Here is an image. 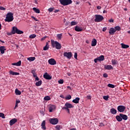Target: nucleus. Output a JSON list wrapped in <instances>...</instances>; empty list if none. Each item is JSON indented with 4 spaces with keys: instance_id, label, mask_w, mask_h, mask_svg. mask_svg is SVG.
Wrapping results in <instances>:
<instances>
[{
    "instance_id": "a18cd8bd",
    "label": "nucleus",
    "mask_w": 130,
    "mask_h": 130,
    "mask_svg": "<svg viewBox=\"0 0 130 130\" xmlns=\"http://www.w3.org/2000/svg\"><path fill=\"white\" fill-rule=\"evenodd\" d=\"M58 83L59 84H63V80L60 79V80H59V81H58Z\"/></svg>"
},
{
    "instance_id": "603ef678",
    "label": "nucleus",
    "mask_w": 130,
    "mask_h": 130,
    "mask_svg": "<svg viewBox=\"0 0 130 130\" xmlns=\"http://www.w3.org/2000/svg\"><path fill=\"white\" fill-rule=\"evenodd\" d=\"M62 109L66 110L68 113L70 114V109Z\"/></svg>"
},
{
    "instance_id": "4c0bfd02",
    "label": "nucleus",
    "mask_w": 130,
    "mask_h": 130,
    "mask_svg": "<svg viewBox=\"0 0 130 130\" xmlns=\"http://www.w3.org/2000/svg\"><path fill=\"white\" fill-rule=\"evenodd\" d=\"M29 37L30 39H33L34 38H35V37H36V35L35 34L31 35L30 36H29Z\"/></svg>"
},
{
    "instance_id": "c9c22d12",
    "label": "nucleus",
    "mask_w": 130,
    "mask_h": 130,
    "mask_svg": "<svg viewBox=\"0 0 130 130\" xmlns=\"http://www.w3.org/2000/svg\"><path fill=\"white\" fill-rule=\"evenodd\" d=\"M51 98L49 96H46L44 97V100L46 101H49L50 100Z\"/></svg>"
},
{
    "instance_id": "864d4df0",
    "label": "nucleus",
    "mask_w": 130,
    "mask_h": 130,
    "mask_svg": "<svg viewBox=\"0 0 130 130\" xmlns=\"http://www.w3.org/2000/svg\"><path fill=\"white\" fill-rule=\"evenodd\" d=\"M18 106H19V104H17V103H16L15 107L14 108V109H16V108H17V107H18Z\"/></svg>"
},
{
    "instance_id": "f8f14e48",
    "label": "nucleus",
    "mask_w": 130,
    "mask_h": 130,
    "mask_svg": "<svg viewBox=\"0 0 130 130\" xmlns=\"http://www.w3.org/2000/svg\"><path fill=\"white\" fill-rule=\"evenodd\" d=\"M43 77L44 79H46V80H51V79H52V77H51L47 72L45 73V74L43 75Z\"/></svg>"
},
{
    "instance_id": "9b49d317",
    "label": "nucleus",
    "mask_w": 130,
    "mask_h": 130,
    "mask_svg": "<svg viewBox=\"0 0 130 130\" xmlns=\"http://www.w3.org/2000/svg\"><path fill=\"white\" fill-rule=\"evenodd\" d=\"M69 108H74V106L72 104L69 103H66L65 104V107H63L62 109H69Z\"/></svg>"
},
{
    "instance_id": "a19ab883",
    "label": "nucleus",
    "mask_w": 130,
    "mask_h": 130,
    "mask_svg": "<svg viewBox=\"0 0 130 130\" xmlns=\"http://www.w3.org/2000/svg\"><path fill=\"white\" fill-rule=\"evenodd\" d=\"M54 10V8H50L48 9V12H49V13H52V12H53Z\"/></svg>"
},
{
    "instance_id": "69168bd1",
    "label": "nucleus",
    "mask_w": 130,
    "mask_h": 130,
    "mask_svg": "<svg viewBox=\"0 0 130 130\" xmlns=\"http://www.w3.org/2000/svg\"><path fill=\"white\" fill-rule=\"evenodd\" d=\"M21 102L20 101L16 100V103L19 104Z\"/></svg>"
},
{
    "instance_id": "1a4fd4ad",
    "label": "nucleus",
    "mask_w": 130,
    "mask_h": 130,
    "mask_svg": "<svg viewBox=\"0 0 130 130\" xmlns=\"http://www.w3.org/2000/svg\"><path fill=\"white\" fill-rule=\"evenodd\" d=\"M49 122L51 124H57L58 123V119L57 118H51L49 119Z\"/></svg>"
},
{
    "instance_id": "774afa93",
    "label": "nucleus",
    "mask_w": 130,
    "mask_h": 130,
    "mask_svg": "<svg viewBox=\"0 0 130 130\" xmlns=\"http://www.w3.org/2000/svg\"><path fill=\"white\" fill-rule=\"evenodd\" d=\"M70 130H77V129L76 128H72Z\"/></svg>"
},
{
    "instance_id": "72a5a7b5",
    "label": "nucleus",
    "mask_w": 130,
    "mask_h": 130,
    "mask_svg": "<svg viewBox=\"0 0 130 130\" xmlns=\"http://www.w3.org/2000/svg\"><path fill=\"white\" fill-rule=\"evenodd\" d=\"M115 30H116V31H120L121 28H120V26H116L115 27Z\"/></svg>"
},
{
    "instance_id": "e2e57ef3",
    "label": "nucleus",
    "mask_w": 130,
    "mask_h": 130,
    "mask_svg": "<svg viewBox=\"0 0 130 130\" xmlns=\"http://www.w3.org/2000/svg\"><path fill=\"white\" fill-rule=\"evenodd\" d=\"M85 42H86V43H87V44H89L90 43V42L89 41H88V40H86L85 41Z\"/></svg>"
},
{
    "instance_id": "4d7b16f0",
    "label": "nucleus",
    "mask_w": 130,
    "mask_h": 130,
    "mask_svg": "<svg viewBox=\"0 0 130 130\" xmlns=\"http://www.w3.org/2000/svg\"><path fill=\"white\" fill-rule=\"evenodd\" d=\"M32 75L34 78H36V77H37V74H36V73H35L34 74H32Z\"/></svg>"
},
{
    "instance_id": "f3484780",
    "label": "nucleus",
    "mask_w": 130,
    "mask_h": 130,
    "mask_svg": "<svg viewBox=\"0 0 130 130\" xmlns=\"http://www.w3.org/2000/svg\"><path fill=\"white\" fill-rule=\"evenodd\" d=\"M6 51V47L5 46H0V52L1 54H4Z\"/></svg>"
},
{
    "instance_id": "6e6552de",
    "label": "nucleus",
    "mask_w": 130,
    "mask_h": 130,
    "mask_svg": "<svg viewBox=\"0 0 130 130\" xmlns=\"http://www.w3.org/2000/svg\"><path fill=\"white\" fill-rule=\"evenodd\" d=\"M63 55L65 56V57L68 58V59H71L73 56V54L71 52H65L63 53Z\"/></svg>"
},
{
    "instance_id": "473e14b6",
    "label": "nucleus",
    "mask_w": 130,
    "mask_h": 130,
    "mask_svg": "<svg viewBox=\"0 0 130 130\" xmlns=\"http://www.w3.org/2000/svg\"><path fill=\"white\" fill-rule=\"evenodd\" d=\"M108 87H109V88H112V89H113V88H115V86L112 84H108Z\"/></svg>"
},
{
    "instance_id": "79ce46f5",
    "label": "nucleus",
    "mask_w": 130,
    "mask_h": 130,
    "mask_svg": "<svg viewBox=\"0 0 130 130\" xmlns=\"http://www.w3.org/2000/svg\"><path fill=\"white\" fill-rule=\"evenodd\" d=\"M66 100H70V99H72V95H69L68 96L66 97Z\"/></svg>"
},
{
    "instance_id": "ea45409f",
    "label": "nucleus",
    "mask_w": 130,
    "mask_h": 130,
    "mask_svg": "<svg viewBox=\"0 0 130 130\" xmlns=\"http://www.w3.org/2000/svg\"><path fill=\"white\" fill-rule=\"evenodd\" d=\"M60 125H56L55 126V128L56 129H55V130H60Z\"/></svg>"
},
{
    "instance_id": "052dcab7",
    "label": "nucleus",
    "mask_w": 130,
    "mask_h": 130,
    "mask_svg": "<svg viewBox=\"0 0 130 130\" xmlns=\"http://www.w3.org/2000/svg\"><path fill=\"white\" fill-rule=\"evenodd\" d=\"M58 12H59V10H55L54 11V13H58Z\"/></svg>"
},
{
    "instance_id": "e433bc0d",
    "label": "nucleus",
    "mask_w": 130,
    "mask_h": 130,
    "mask_svg": "<svg viewBox=\"0 0 130 130\" xmlns=\"http://www.w3.org/2000/svg\"><path fill=\"white\" fill-rule=\"evenodd\" d=\"M62 36V34H59L57 35V38L60 40L61 39V37Z\"/></svg>"
},
{
    "instance_id": "423d86ee",
    "label": "nucleus",
    "mask_w": 130,
    "mask_h": 130,
    "mask_svg": "<svg viewBox=\"0 0 130 130\" xmlns=\"http://www.w3.org/2000/svg\"><path fill=\"white\" fill-rule=\"evenodd\" d=\"M95 18L94 22H102V20H104V17L101 15H95Z\"/></svg>"
},
{
    "instance_id": "9d476101",
    "label": "nucleus",
    "mask_w": 130,
    "mask_h": 130,
    "mask_svg": "<svg viewBox=\"0 0 130 130\" xmlns=\"http://www.w3.org/2000/svg\"><path fill=\"white\" fill-rule=\"evenodd\" d=\"M126 108L125 106L120 105L117 107V110L119 112H124V110H125Z\"/></svg>"
},
{
    "instance_id": "a211bd4d",
    "label": "nucleus",
    "mask_w": 130,
    "mask_h": 130,
    "mask_svg": "<svg viewBox=\"0 0 130 130\" xmlns=\"http://www.w3.org/2000/svg\"><path fill=\"white\" fill-rule=\"evenodd\" d=\"M56 108V107H55V105H51L49 107V112H52L53 110H54Z\"/></svg>"
},
{
    "instance_id": "c85d7f7f",
    "label": "nucleus",
    "mask_w": 130,
    "mask_h": 130,
    "mask_svg": "<svg viewBox=\"0 0 130 130\" xmlns=\"http://www.w3.org/2000/svg\"><path fill=\"white\" fill-rule=\"evenodd\" d=\"M42 85V80H40L36 83V86L37 87H39V86H41Z\"/></svg>"
},
{
    "instance_id": "13d9d810",
    "label": "nucleus",
    "mask_w": 130,
    "mask_h": 130,
    "mask_svg": "<svg viewBox=\"0 0 130 130\" xmlns=\"http://www.w3.org/2000/svg\"><path fill=\"white\" fill-rule=\"evenodd\" d=\"M96 9H97L98 10H101V6H98V7H96Z\"/></svg>"
},
{
    "instance_id": "f03ea898",
    "label": "nucleus",
    "mask_w": 130,
    "mask_h": 130,
    "mask_svg": "<svg viewBox=\"0 0 130 130\" xmlns=\"http://www.w3.org/2000/svg\"><path fill=\"white\" fill-rule=\"evenodd\" d=\"M128 117H127V115L123 114H119V115H117L116 116V119L119 122H120L122 120H127V119Z\"/></svg>"
},
{
    "instance_id": "cd10ccee",
    "label": "nucleus",
    "mask_w": 130,
    "mask_h": 130,
    "mask_svg": "<svg viewBox=\"0 0 130 130\" xmlns=\"http://www.w3.org/2000/svg\"><path fill=\"white\" fill-rule=\"evenodd\" d=\"M27 60L29 61H34L35 59H36V58L35 57H29L27 58Z\"/></svg>"
},
{
    "instance_id": "b1692460",
    "label": "nucleus",
    "mask_w": 130,
    "mask_h": 130,
    "mask_svg": "<svg viewBox=\"0 0 130 130\" xmlns=\"http://www.w3.org/2000/svg\"><path fill=\"white\" fill-rule=\"evenodd\" d=\"M79 101H80V98H76L75 99L72 101V102H73V103H75V104H78Z\"/></svg>"
},
{
    "instance_id": "5701e85b",
    "label": "nucleus",
    "mask_w": 130,
    "mask_h": 130,
    "mask_svg": "<svg viewBox=\"0 0 130 130\" xmlns=\"http://www.w3.org/2000/svg\"><path fill=\"white\" fill-rule=\"evenodd\" d=\"M48 49H49V44L48 42H47L46 45L43 48V50L45 51L46 50H48Z\"/></svg>"
},
{
    "instance_id": "680f3d73",
    "label": "nucleus",
    "mask_w": 130,
    "mask_h": 130,
    "mask_svg": "<svg viewBox=\"0 0 130 130\" xmlns=\"http://www.w3.org/2000/svg\"><path fill=\"white\" fill-rule=\"evenodd\" d=\"M31 74H32V75H34V74H35V70H32V71H31Z\"/></svg>"
},
{
    "instance_id": "8fccbe9b",
    "label": "nucleus",
    "mask_w": 130,
    "mask_h": 130,
    "mask_svg": "<svg viewBox=\"0 0 130 130\" xmlns=\"http://www.w3.org/2000/svg\"><path fill=\"white\" fill-rule=\"evenodd\" d=\"M31 18H32V19H34V20L35 21H39L38 19H37V18L34 17V16H31Z\"/></svg>"
},
{
    "instance_id": "3c124183",
    "label": "nucleus",
    "mask_w": 130,
    "mask_h": 130,
    "mask_svg": "<svg viewBox=\"0 0 130 130\" xmlns=\"http://www.w3.org/2000/svg\"><path fill=\"white\" fill-rule=\"evenodd\" d=\"M107 30V27H105L103 28V32H105V31H106Z\"/></svg>"
},
{
    "instance_id": "c756f323",
    "label": "nucleus",
    "mask_w": 130,
    "mask_h": 130,
    "mask_svg": "<svg viewBox=\"0 0 130 130\" xmlns=\"http://www.w3.org/2000/svg\"><path fill=\"white\" fill-rule=\"evenodd\" d=\"M33 11H34L35 13H37V14H40V10L35 7L32 8Z\"/></svg>"
},
{
    "instance_id": "a878e982",
    "label": "nucleus",
    "mask_w": 130,
    "mask_h": 130,
    "mask_svg": "<svg viewBox=\"0 0 130 130\" xmlns=\"http://www.w3.org/2000/svg\"><path fill=\"white\" fill-rule=\"evenodd\" d=\"M41 126L42 129L45 130L46 129V127L45 126V121L44 120L42 121V124H41Z\"/></svg>"
},
{
    "instance_id": "58836bf2",
    "label": "nucleus",
    "mask_w": 130,
    "mask_h": 130,
    "mask_svg": "<svg viewBox=\"0 0 130 130\" xmlns=\"http://www.w3.org/2000/svg\"><path fill=\"white\" fill-rule=\"evenodd\" d=\"M109 98V95H105L103 96V99H104V100H106V101H108V99Z\"/></svg>"
},
{
    "instance_id": "c03bdc74",
    "label": "nucleus",
    "mask_w": 130,
    "mask_h": 130,
    "mask_svg": "<svg viewBox=\"0 0 130 130\" xmlns=\"http://www.w3.org/2000/svg\"><path fill=\"white\" fill-rule=\"evenodd\" d=\"M74 58L75 59H78V53L75 52L74 54Z\"/></svg>"
},
{
    "instance_id": "6e6d98bb",
    "label": "nucleus",
    "mask_w": 130,
    "mask_h": 130,
    "mask_svg": "<svg viewBox=\"0 0 130 130\" xmlns=\"http://www.w3.org/2000/svg\"><path fill=\"white\" fill-rule=\"evenodd\" d=\"M46 38V37H44L42 38L41 41H43V40H45Z\"/></svg>"
},
{
    "instance_id": "0eeeda50",
    "label": "nucleus",
    "mask_w": 130,
    "mask_h": 130,
    "mask_svg": "<svg viewBox=\"0 0 130 130\" xmlns=\"http://www.w3.org/2000/svg\"><path fill=\"white\" fill-rule=\"evenodd\" d=\"M104 60V55H102L94 59L95 63H97L98 61H103Z\"/></svg>"
},
{
    "instance_id": "2f4dec72",
    "label": "nucleus",
    "mask_w": 130,
    "mask_h": 130,
    "mask_svg": "<svg viewBox=\"0 0 130 130\" xmlns=\"http://www.w3.org/2000/svg\"><path fill=\"white\" fill-rule=\"evenodd\" d=\"M15 93H16V95H21V91L19 90L18 88H16Z\"/></svg>"
},
{
    "instance_id": "f257e3e1",
    "label": "nucleus",
    "mask_w": 130,
    "mask_h": 130,
    "mask_svg": "<svg viewBox=\"0 0 130 130\" xmlns=\"http://www.w3.org/2000/svg\"><path fill=\"white\" fill-rule=\"evenodd\" d=\"M24 34V31L18 29L16 26L12 27V29L11 32H7V35L11 36L14 34Z\"/></svg>"
},
{
    "instance_id": "5fc2aeb1",
    "label": "nucleus",
    "mask_w": 130,
    "mask_h": 130,
    "mask_svg": "<svg viewBox=\"0 0 130 130\" xmlns=\"http://www.w3.org/2000/svg\"><path fill=\"white\" fill-rule=\"evenodd\" d=\"M86 98H87V99L90 100V99H91L92 98L91 97V95H88L87 96Z\"/></svg>"
},
{
    "instance_id": "2eb2a0df",
    "label": "nucleus",
    "mask_w": 130,
    "mask_h": 130,
    "mask_svg": "<svg viewBox=\"0 0 130 130\" xmlns=\"http://www.w3.org/2000/svg\"><path fill=\"white\" fill-rule=\"evenodd\" d=\"M115 32H116V30L114 28L111 27L109 29V33L110 35H114Z\"/></svg>"
},
{
    "instance_id": "7ed1b4c3",
    "label": "nucleus",
    "mask_w": 130,
    "mask_h": 130,
    "mask_svg": "<svg viewBox=\"0 0 130 130\" xmlns=\"http://www.w3.org/2000/svg\"><path fill=\"white\" fill-rule=\"evenodd\" d=\"M51 43L52 47H53V48H54V47H55L56 49L58 50L61 49V45L57 41H54V40H51Z\"/></svg>"
},
{
    "instance_id": "09e8293b",
    "label": "nucleus",
    "mask_w": 130,
    "mask_h": 130,
    "mask_svg": "<svg viewBox=\"0 0 130 130\" xmlns=\"http://www.w3.org/2000/svg\"><path fill=\"white\" fill-rule=\"evenodd\" d=\"M109 23H113L114 22V20L113 19L111 18L110 20H109Z\"/></svg>"
},
{
    "instance_id": "de8ad7c7",
    "label": "nucleus",
    "mask_w": 130,
    "mask_h": 130,
    "mask_svg": "<svg viewBox=\"0 0 130 130\" xmlns=\"http://www.w3.org/2000/svg\"><path fill=\"white\" fill-rule=\"evenodd\" d=\"M104 78H107L108 77V74L107 73H104L103 74Z\"/></svg>"
},
{
    "instance_id": "412c9836",
    "label": "nucleus",
    "mask_w": 130,
    "mask_h": 130,
    "mask_svg": "<svg viewBox=\"0 0 130 130\" xmlns=\"http://www.w3.org/2000/svg\"><path fill=\"white\" fill-rule=\"evenodd\" d=\"M10 75H12V76H18L20 75V73L18 72H14L13 71H9Z\"/></svg>"
},
{
    "instance_id": "bf43d9fd",
    "label": "nucleus",
    "mask_w": 130,
    "mask_h": 130,
    "mask_svg": "<svg viewBox=\"0 0 130 130\" xmlns=\"http://www.w3.org/2000/svg\"><path fill=\"white\" fill-rule=\"evenodd\" d=\"M35 81H39V78H38V77H36V80H35Z\"/></svg>"
},
{
    "instance_id": "37998d69",
    "label": "nucleus",
    "mask_w": 130,
    "mask_h": 130,
    "mask_svg": "<svg viewBox=\"0 0 130 130\" xmlns=\"http://www.w3.org/2000/svg\"><path fill=\"white\" fill-rule=\"evenodd\" d=\"M0 117H2V118H6V117H5V114L0 113Z\"/></svg>"
},
{
    "instance_id": "dca6fc26",
    "label": "nucleus",
    "mask_w": 130,
    "mask_h": 130,
    "mask_svg": "<svg viewBox=\"0 0 130 130\" xmlns=\"http://www.w3.org/2000/svg\"><path fill=\"white\" fill-rule=\"evenodd\" d=\"M75 31L77 32H82L83 31V28L81 27L76 25L75 28Z\"/></svg>"
},
{
    "instance_id": "39448f33",
    "label": "nucleus",
    "mask_w": 130,
    "mask_h": 130,
    "mask_svg": "<svg viewBox=\"0 0 130 130\" xmlns=\"http://www.w3.org/2000/svg\"><path fill=\"white\" fill-rule=\"evenodd\" d=\"M59 2L60 4L64 7L72 5V4H73V1L72 0H59Z\"/></svg>"
},
{
    "instance_id": "7c9ffc66",
    "label": "nucleus",
    "mask_w": 130,
    "mask_h": 130,
    "mask_svg": "<svg viewBox=\"0 0 130 130\" xmlns=\"http://www.w3.org/2000/svg\"><path fill=\"white\" fill-rule=\"evenodd\" d=\"M121 45L122 48H124V49L128 48V47H129V46L128 45H125L123 43H121Z\"/></svg>"
},
{
    "instance_id": "4be33fe9",
    "label": "nucleus",
    "mask_w": 130,
    "mask_h": 130,
    "mask_svg": "<svg viewBox=\"0 0 130 130\" xmlns=\"http://www.w3.org/2000/svg\"><path fill=\"white\" fill-rule=\"evenodd\" d=\"M97 45V40L95 39H93L91 42V46H96Z\"/></svg>"
},
{
    "instance_id": "f704fd0d",
    "label": "nucleus",
    "mask_w": 130,
    "mask_h": 130,
    "mask_svg": "<svg viewBox=\"0 0 130 130\" xmlns=\"http://www.w3.org/2000/svg\"><path fill=\"white\" fill-rule=\"evenodd\" d=\"M77 24H78V22L77 21H72L71 22V26H75V25H77Z\"/></svg>"
},
{
    "instance_id": "20e7f679",
    "label": "nucleus",
    "mask_w": 130,
    "mask_h": 130,
    "mask_svg": "<svg viewBox=\"0 0 130 130\" xmlns=\"http://www.w3.org/2000/svg\"><path fill=\"white\" fill-rule=\"evenodd\" d=\"M14 14L12 12L8 13L5 19V22H12L14 20Z\"/></svg>"
},
{
    "instance_id": "49530a36",
    "label": "nucleus",
    "mask_w": 130,
    "mask_h": 130,
    "mask_svg": "<svg viewBox=\"0 0 130 130\" xmlns=\"http://www.w3.org/2000/svg\"><path fill=\"white\" fill-rule=\"evenodd\" d=\"M0 10L1 11H5L6 8L0 6Z\"/></svg>"
},
{
    "instance_id": "338daca9",
    "label": "nucleus",
    "mask_w": 130,
    "mask_h": 130,
    "mask_svg": "<svg viewBox=\"0 0 130 130\" xmlns=\"http://www.w3.org/2000/svg\"><path fill=\"white\" fill-rule=\"evenodd\" d=\"M106 13H107V11H106V10H104L103 11V13L104 14H106Z\"/></svg>"
},
{
    "instance_id": "393cba45",
    "label": "nucleus",
    "mask_w": 130,
    "mask_h": 130,
    "mask_svg": "<svg viewBox=\"0 0 130 130\" xmlns=\"http://www.w3.org/2000/svg\"><path fill=\"white\" fill-rule=\"evenodd\" d=\"M112 64L113 66H115L116 64H118V61L115 60V59H113L111 60Z\"/></svg>"
},
{
    "instance_id": "6ab92c4d",
    "label": "nucleus",
    "mask_w": 130,
    "mask_h": 130,
    "mask_svg": "<svg viewBox=\"0 0 130 130\" xmlns=\"http://www.w3.org/2000/svg\"><path fill=\"white\" fill-rule=\"evenodd\" d=\"M22 64V61L21 60L18 61L16 63H12V66H16L17 67H20Z\"/></svg>"
},
{
    "instance_id": "0e129e2a",
    "label": "nucleus",
    "mask_w": 130,
    "mask_h": 130,
    "mask_svg": "<svg viewBox=\"0 0 130 130\" xmlns=\"http://www.w3.org/2000/svg\"><path fill=\"white\" fill-rule=\"evenodd\" d=\"M60 97L61 98H62L63 99H64V96H63V95H60Z\"/></svg>"
},
{
    "instance_id": "4468645a",
    "label": "nucleus",
    "mask_w": 130,
    "mask_h": 130,
    "mask_svg": "<svg viewBox=\"0 0 130 130\" xmlns=\"http://www.w3.org/2000/svg\"><path fill=\"white\" fill-rule=\"evenodd\" d=\"M17 121H18V119L13 118L10 121L9 124L10 125H11V126H12V125H13V124H15V123H16Z\"/></svg>"
},
{
    "instance_id": "bb28decb",
    "label": "nucleus",
    "mask_w": 130,
    "mask_h": 130,
    "mask_svg": "<svg viewBox=\"0 0 130 130\" xmlns=\"http://www.w3.org/2000/svg\"><path fill=\"white\" fill-rule=\"evenodd\" d=\"M110 112L112 114H116V113H117V111L114 108H112L110 110Z\"/></svg>"
},
{
    "instance_id": "ddd939ff",
    "label": "nucleus",
    "mask_w": 130,
    "mask_h": 130,
    "mask_svg": "<svg viewBox=\"0 0 130 130\" xmlns=\"http://www.w3.org/2000/svg\"><path fill=\"white\" fill-rule=\"evenodd\" d=\"M48 62L51 66H54L56 64V61L53 58H51L48 60Z\"/></svg>"
},
{
    "instance_id": "aec40b11",
    "label": "nucleus",
    "mask_w": 130,
    "mask_h": 130,
    "mask_svg": "<svg viewBox=\"0 0 130 130\" xmlns=\"http://www.w3.org/2000/svg\"><path fill=\"white\" fill-rule=\"evenodd\" d=\"M104 68L106 70H113V67L111 65H105Z\"/></svg>"
}]
</instances>
